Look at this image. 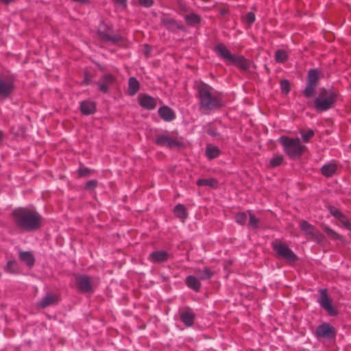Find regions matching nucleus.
<instances>
[{
    "label": "nucleus",
    "mask_w": 351,
    "mask_h": 351,
    "mask_svg": "<svg viewBox=\"0 0 351 351\" xmlns=\"http://www.w3.org/2000/svg\"><path fill=\"white\" fill-rule=\"evenodd\" d=\"M91 81H92V75H90L88 72H85L83 83L84 84H90Z\"/></svg>",
    "instance_id": "09e8293b"
},
{
    "label": "nucleus",
    "mask_w": 351,
    "mask_h": 351,
    "mask_svg": "<svg viewBox=\"0 0 351 351\" xmlns=\"http://www.w3.org/2000/svg\"><path fill=\"white\" fill-rule=\"evenodd\" d=\"M215 51L228 64L234 65L241 71H246L250 69V61L243 56L232 54L227 47L222 43L215 47Z\"/></svg>",
    "instance_id": "7ed1b4c3"
},
{
    "label": "nucleus",
    "mask_w": 351,
    "mask_h": 351,
    "mask_svg": "<svg viewBox=\"0 0 351 351\" xmlns=\"http://www.w3.org/2000/svg\"><path fill=\"white\" fill-rule=\"evenodd\" d=\"M337 170V166L335 164L324 165L321 168V173L325 177L329 178L332 176Z\"/></svg>",
    "instance_id": "bb28decb"
},
{
    "label": "nucleus",
    "mask_w": 351,
    "mask_h": 351,
    "mask_svg": "<svg viewBox=\"0 0 351 351\" xmlns=\"http://www.w3.org/2000/svg\"><path fill=\"white\" fill-rule=\"evenodd\" d=\"M283 160H284V158H283L282 156H281V155L276 156L275 157L272 158L270 160V162H269L270 167L274 168V167L280 166L282 163Z\"/></svg>",
    "instance_id": "4c0bfd02"
},
{
    "label": "nucleus",
    "mask_w": 351,
    "mask_h": 351,
    "mask_svg": "<svg viewBox=\"0 0 351 351\" xmlns=\"http://www.w3.org/2000/svg\"><path fill=\"white\" fill-rule=\"evenodd\" d=\"M195 315L190 310H187L180 313V320L186 326H191L195 321Z\"/></svg>",
    "instance_id": "412c9836"
},
{
    "label": "nucleus",
    "mask_w": 351,
    "mask_h": 351,
    "mask_svg": "<svg viewBox=\"0 0 351 351\" xmlns=\"http://www.w3.org/2000/svg\"><path fill=\"white\" fill-rule=\"evenodd\" d=\"M324 239H325L324 235L322 233H321L319 231H318L317 230L315 232L314 234L311 238V239L314 240L315 241H316L318 243H321L322 242H323Z\"/></svg>",
    "instance_id": "37998d69"
},
{
    "label": "nucleus",
    "mask_w": 351,
    "mask_h": 351,
    "mask_svg": "<svg viewBox=\"0 0 351 351\" xmlns=\"http://www.w3.org/2000/svg\"><path fill=\"white\" fill-rule=\"evenodd\" d=\"M279 141L284 146L285 153L291 158L301 157L306 149V146L301 144L299 138L281 136Z\"/></svg>",
    "instance_id": "39448f33"
},
{
    "label": "nucleus",
    "mask_w": 351,
    "mask_h": 351,
    "mask_svg": "<svg viewBox=\"0 0 351 351\" xmlns=\"http://www.w3.org/2000/svg\"><path fill=\"white\" fill-rule=\"evenodd\" d=\"M14 224L23 231L38 230L42 225V217L35 210L27 208H19L12 213Z\"/></svg>",
    "instance_id": "f257e3e1"
},
{
    "label": "nucleus",
    "mask_w": 351,
    "mask_h": 351,
    "mask_svg": "<svg viewBox=\"0 0 351 351\" xmlns=\"http://www.w3.org/2000/svg\"><path fill=\"white\" fill-rule=\"evenodd\" d=\"M316 86L306 84V88L303 91L304 95L307 98L313 97L315 94Z\"/></svg>",
    "instance_id": "c9c22d12"
},
{
    "label": "nucleus",
    "mask_w": 351,
    "mask_h": 351,
    "mask_svg": "<svg viewBox=\"0 0 351 351\" xmlns=\"http://www.w3.org/2000/svg\"><path fill=\"white\" fill-rule=\"evenodd\" d=\"M235 220L236 221L243 226L245 224L247 221V215L244 212H239L235 215Z\"/></svg>",
    "instance_id": "ea45409f"
},
{
    "label": "nucleus",
    "mask_w": 351,
    "mask_h": 351,
    "mask_svg": "<svg viewBox=\"0 0 351 351\" xmlns=\"http://www.w3.org/2000/svg\"><path fill=\"white\" fill-rule=\"evenodd\" d=\"M116 82L117 78L112 74H104L101 77L97 83L98 86V90L102 93H108L110 88L114 86Z\"/></svg>",
    "instance_id": "1a4fd4ad"
},
{
    "label": "nucleus",
    "mask_w": 351,
    "mask_h": 351,
    "mask_svg": "<svg viewBox=\"0 0 351 351\" xmlns=\"http://www.w3.org/2000/svg\"><path fill=\"white\" fill-rule=\"evenodd\" d=\"M179 8H180V10L181 12H188V8H187V7L185 5L180 4L179 5Z\"/></svg>",
    "instance_id": "864d4df0"
},
{
    "label": "nucleus",
    "mask_w": 351,
    "mask_h": 351,
    "mask_svg": "<svg viewBox=\"0 0 351 351\" xmlns=\"http://www.w3.org/2000/svg\"><path fill=\"white\" fill-rule=\"evenodd\" d=\"M205 153L209 160H213L220 155L221 151L217 146L209 144L206 147Z\"/></svg>",
    "instance_id": "b1692460"
},
{
    "label": "nucleus",
    "mask_w": 351,
    "mask_h": 351,
    "mask_svg": "<svg viewBox=\"0 0 351 351\" xmlns=\"http://www.w3.org/2000/svg\"><path fill=\"white\" fill-rule=\"evenodd\" d=\"M169 254L165 250L154 251L149 256V260L153 263H160L167 261Z\"/></svg>",
    "instance_id": "2eb2a0df"
},
{
    "label": "nucleus",
    "mask_w": 351,
    "mask_h": 351,
    "mask_svg": "<svg viewBox=\"0 0 351 351\" xmlns=\"http://www.w3.org/2000/svg\"><path fill=\"white\" fill-rule=\"evenodd\" d=\"M162 24L169 30L175 31L176 29H181L177 21L169 16L167 14H164L161 17Z\"/></svg>",
    "instance_id": "f3484780"
},
{
    "label": "nucleus",
    "mask_w": 351,
    "mask_h": 351,
    "mask_svg": "<svg viewBox=\"0 0 351 351\" xmlns=\"http://www.w3.org/2000/svg\"><path fill=\"white\" fill-rule=\"evenodd\" d=\"M320 297L318 302L320 306L328 313L330 316H336L338 314L337 310L332 305V301L329 298L327 293V289H323L319 290Z\"/></svg>",
    "instance_id": "0eeeda50"
},
{
    "label": "nucleus",
    "mask_w": 351,
    "mask_h": 351,
    "mask_svg": "<svg viewBox=\"0 0 351 351\" xmlns=\"http://www.w3.org/2000/svg\"><path fill=\"white\" fill-rule=\"evenodd\" d=\"M75 284L80 293H86L93 291L92 278L89 276H76Z\"/></svg>",
    "instance_id": "6e6552de"
},
{
    "label": "nucleus",
    "mask_w": 351,
    "mask_h": 351,
    "mask_svg": "<svg viewBox=\"0 0 351 351\" xmlns=\"http://www.w3.org/2000/svg\"><path fill=\"white\" fill-rule=\"evenodd\" d=\"M196 184L199 186H210L216 189L218 187L219 182L215 178L199 179Z\"/></svg>",
    "instance_id": "c85d7f7f"
},
{
    "label": "nucleus",
    "mask_w": 351,
    "mask_h": 351,
    "mask_svg": "<svg viewBox=\"0 0 351 351\" xmlns=\"http://www.w3.org/2000/svg\"><path fill=\"white\" fill-rule=\"evenodd\" d=\"M60 298L57 294L53 293H48L45 296L38 302V306L45 308L49 306L56 304Z\"/></svg>",
    "instance_id": "4468645a"
},
{
    "label": "nucleus",
    "mask_w": 351,
    "mask_h": 351,
    "mask_svg": "<svg viewBox=\"0 0 351 351\" xmlns=\"http://www.w3.org/2000/svg\"><path fill=\"white\" fill-rule=\"evenodd\" d=\"M339 96V91L334 88L320 89L318 97L315 99L314 106L317 111H326L335 106Z\"/></svg>",
    "instance_id": "20e7f679"
},
{
    "label": "nucleus",
    "mask_w": 351,
    "mask_h": 351,
    "mask_svg": "<svg viewBox=\"0 0 351 351\" xmlns=\"http://www.w3.org/2000/svg\"><path fill=\"white\" fill-rule=\"evenodd\" d=\"M14 78L13 76L5 77L0 80V95L8 97L14 90Z\"/></svg>",
    "instance_id": "9b49d317"
},
{
    "label": "nucleus",
    "mask_w": 351,
    "mask_h": 351,
    "mask_svg": "<svg viewBox=\"0 0 351 351\" xmlns=\"http://www.w3.org/2000/svg\"><path fill=\"white\" fill-rule=\"evenodd\" d=\"M324 231L326 233V234L332 239L333 240H341V237L335 231H334L332 229L325 227L324 228Z\"/></svg>",
    "instance_id": "58836bf2"
},
{
    "label": "nucleus",
    "mask_w": 351,
    "mask_h": 351,
    "mask_svg": "<svg viewBox=\"0 0 351 351\" xmlns=\"http://www.w3.org/2000/svg\"><path fill=\"white\" fill-rule=\"evenodd\" d=\"M219 16H223L229 13V9L226 5L219 6L217 8Z\"/></svg>",
    "instance_id": "a18cd8bd"
},
{
    "label": "nucleus",
    "mask_w": 351,
    "mask_h": 351,
    "mask_svg": "<svg viewBox=\"0 0 351 351\" xmlns=\"http://www.w3.org/2000/svg\"><path fill=\"white\" fill-rule=\"evenodd\" d=\"M5 271L9 273L15 274L19 271L18 264L16 261H9L5 267Z\"/></svg>",
    "instance_id": "f704fd0d"
},
{
    "label": "nucleus",
    "mask_w": 351,
    "mask_h": 351,
    "mask_svg": "<svg viewBox=\"0 0 351 351\" xmlns=\"http://www.w3.org/2000/svg\"><path fill=\"white\" fill-rule=\"evenodd\" d=\"M114 2L117 4H119L120 5L123 7H126L127 5V0H114Z\"/></svg>",
    "instance_id": "3c124183"
},
{
    "label": "nucleus",
    "mask_w": 351,
    "mask_h": 351,
    "mask_svg": "<svg viewBox=\"0 0 351 351\" xmlns=\"http://www.w3.org/2000/svg\"><path fill=\"white\" fill-rule=\"evenodd\" d=\"M315 335L317 337L330 339L335 337L336 332L334 327L328 323H324L317 326Z\"/></svg>",
    "instance_id": "f8f14e48"
},
{
    "label": "nucleus",
    "mask_w": 351,
    "mask_h": 351,
    "mask_svg": "<svg viewBox=\"0 0 351 351\" xmlns=\"http://www.w3.org/2000/svg\"><path fill=\"white\" fill-rule=\"evenodd\" d=\"M13 0H1V2L5 3V4H8L10 3H11Z\"/></svg>",
    "instance_id": "5fc2aeb1"
},
{
    "label": "nucleus",
    "mask_w": 351,
    "mask_h": 351,
    "mask_svg": "<svg viewBox=\"0 0 351 351\" xmlns=\"http://www.w3.org/2000/svg\"><path fill=\"white\" fill-rule=\"evenodd\" d=\"M196 88L201 108L206 110H213L221 106V99L217 95L212 94L213 88L210 86L200 82Z\"/></svg>",
    "instance_id": "f03ea898"
},
{
    "label": "nucleus",
    "mask_w": 351,
    "mask_h": 351,
    "mask_svg": "<svg viewBox=\"0 0 351 351\" xmlns=\"http://www.w3.org/2000/svg\"><path fill=\"white\" fill-rule=\"evenodd\" d=\"M90 173H91V170L86 167L80 168L78 169V175L80 177L86 176L89 175Z\"/></svg>",
    "instance_id": "49530a36"
},
{
    "label": "nucleus",
    "mask_w": 351,
    "mask_h": 351,
    "mask_svg": "<svg viewBox=\"0 0 351 351\" xmlns=\"http://www.w3.org/2000/svg\"><path fill=\"white\" fill-rule=\"evenodd\" d=\"M247 213H249L250 217L248 226L253 229H257L258 228L259 219L256 218L251 211L248 210Z\"/></svg>",
    "instance_id": "e433bc0d"
},
{
    "label": "nucleus",
    "mask_w": 351,
    "mask_h": 351,
    "mask_svg": "<svg viewBox=\"0 0 351 351\" xmlns=\"http://www.w3.org/2000/svg\"><path fill=\"white\" fill-rule=\"evenodd\" d=\"M280 88L282 93L285 95H287L291 90L289 82L287 80H281Z\"/></svg>",
    "instance_id": "a19ab883"
},
{
    "label": "nucleus",
    "mask_w": 351,
    "mask_h": 351,
    "mask_svg": "<svg viewBox=\"0 0 351 351\" xmlns=\"http://www.w3.org/2000/svg\"><path fill=\"white\" fill-rule=\"evenodd\" d=\"M139 4L145 8H149L154 4V0H138Z\"/></svg>",
    "instance_id": "de8ad7c7"
},
{
    "label": "nucleus",
    "mask_w": 351,
    "mask_h": 351,
    "mask_svg": "<svg viewBox=\"0 0 351 351\" xmlns=\"http://www.w3.org/2000/svg\"><path fill=\"white\" fill-rule=\"evenodd\" d=\"M155 143L160 146H167L169 148H180L184 147L182 141L167 135L157 136L155 139Z\"/></svg>",
    "instance_id": "9d476101"
},
{
    "label": "nucleus",
    "mask_w": 351,
    "mask_h": 351,
    "mask_svg": "<svg viewBox=\"0 0 351 351\" xmlns=\"http://www.w3.org/2000/svg\"><path fill=\"white\" fill-rule=\"evenodd\" d=\"M80 110L84 115L93 114L96 111V104L93 101H83L80 104Z\"/></svg>",
    "instance_id": "a211bd4d"
},
{
    "label": "nucleus",
    "mask_w": 351,
    "mask_h": 351,
    "mask_svg": "<svg viewBox=\"0 0 351 351\" xmlns=\"http://www.w3.org/2000/svg\"><path fill=\"white\" fill-rule=\"evenodd\" d=\"M271 246L276 253V256L285 260L287 263L293 264L298 261L297 255L282 241L279 239L275 240L271 243Z\"/></svg>",
    "instance_id": "423d86ee"
},
{
    "label": "nucleus",
    "mask_w": 351,
    "mask_h": 351,
    "mask_svg": "<svg viewBox=\"0 0 351 351\" xmlns=\"http://www.w3.org/2000/svg\"><path fill=\"white\" fill-rule=\"evenodd\" d=\"M184 20L188 25L194 26L201 23L202 18L199 15L194 12H192L189 14H186L184 16Z\"/></svg>",
    "instance_id": "a878e982"
},
{
    "label": "nucleus",
    "mask_w": 351,
    "mask_h": 351,
    "mask_svg": "<svg viewBox=\"0 0 351 351\" xmlns=\"http://www.w3.org/2000/svg\"><path fill=\"white\" fill-rule=\"evenodd\" d=\"M158 112L160 118L165 121H171L176 117L174 112L167 106L160 107Z\"/></svg>",
    "instance_id": "6ab92c4d"
},
{
    "label": "nucleus",
    "mask_w": 351,
    "mask_h": 351,
    "mask_svg": "<svg viewBox=\"0 0 351 351\" xmlns=\"http://www.w3.org/2000/svg\"><path fill=\"white\" fill-rule=\"evenodd\" d=\"M143 48H144V53H145V56L147 58L149 57V56L152 51V47L147 44H145V45H144Z\"/></svg>",
    "instance_id": "8fccbe9b"
},
{
    "label": "nucleus",
    "mask_w": 351,
    "mask_h": 351,
    "mask_svg": "<svg viewBox=\"0 0 351 351\" xmlns=\"http://www.w3.org/2000/svg\"><path fill=\"white\" fill-rule=\"evenodd\" d=\"M207 133L213 136H216L218 134L216 130L213 129H208Z\"/></svg>",
    "instance_id": "603ef678"
},
{
    "label": "nucleus",
    "mask_w": 351,
    "mask_h": 351,
    "mask_svg": "<svg viewBox=\"0 0 351 351\" xmlns=\"http://www.w3.org/2000/svg\"><path fill=\"white\" fill-rule=\"evenodd\" d=\"M185 283L190 289L194 290L196 292H199L201 289V282L199 280L193 276H189L185 280Z\"/></svg>",
    "instance_id": "4be33fe9"
},
{
    "label": "nucleus",
    "mask_w": 351,
    "mask_h": 351,
    "mask_svg": "<svg viewBox=\"0 0 351 351\" xmlns=\"http://www.w3.org/2000/svg\"><path fill=\"white\" fill-rule=\"evenodd\" d=\"M288 59V56L285 50L279 49L275 53V60L278 63H284Z\"/></svg>",
    "instance_id": "473e14b6"
},
{
    "label": "nucleus",
    "mask_w": 351,
    "mask_h": 351,
    "mask_svg": "<svg viewBox=\"0 0 351 351\" xmlns=\"http://www.w3.org/2000/svg\"><path fill=\"white\" fill-rule=\"evenodd\" d=\"M300 229L306 234L308 239H311L315 232L317 230V229L313 225L310 224L306 221H302L300 223Z\"/></svg>",
    "instance_id": "cd10ccee"
},
{
    "label": "nucleus",
    "mask_w": 351,
    "mask_h": 351,
    "mask_svg": "<svg viewBox=\"0 0 351 351\" xmlns=\"http://www.w3.org/2000/svg\"><path fill=\"white\" fill-rule=\"evenodd\" d=\"M300 134L302 136V141L304 143H308L311 138H312L315 135L314 131L311 129H309L306 131L304 130H301Z\"/></svg>",
    "instance_id": "72a5a7b5"
},
{
    "label": "nucleus",
    "mask_w": 351,
    "mask_h": 351,
    "mask_svg": "<svg viewBox=\"0 0 351 351\" xmlns=\"http://www.w3.org/2000/svg\"><path fill=\"white\" fill-rule=\"evenodd\" d=\"M255 14L253 12H248L245 16V21L249 24L252 25L255 21Z\"/></svg>",
    "instance_id": "c03bdc74"
},
{
    "label": "nucleus",
    "mask_w": 351,
    "mask_h": 351,
    "mask_svg": "<svg viewBox=\"0 0 351 351\" xmlns=\"http://www.w3.org/2000/svg\"><path fill=\"white\" fill-rule=\"evenodd\" d=\"M174 214L175 215L182 219L184 220L187 217V213L186 208L182 204H178L174 208Z\"/></svg>",
    "instance_id": "2f4dec72"
},
{
    "label": "nucleus",
    "mask_w": 351,
    "mask_h": 351,
    "mask_svg": "<svg viewBox=\"0 0 351 351\" xmlns=\"http://www.w3.org/2000/svg\"><path fill=\"white\" fill-rule=\"evenodd\" d=\"M140 106L147 110H153L156 106V100L154 97L143 95L139 97Z\"/></svg>",
    "instance_id": "dca6fc26"
},
{
    "label": "nucleus",
    "mask_w": 351,
    "mask_h": 351,
    "mask_svg": "<svg viewBox=\"0 0 351 351\" xmlns=\"http://www.w3.org/2000/svg\"><path fill=\"white\" fill-rule=\"evenodd\" d=\"M98 185V182L96 180H88L85 186L84 189L86 191H93Z\"/></svg>",
    "instance_id": "79ce46f5"
},
{
    "label": "nucleus",
    "mask_w": 351,
    "mask_h": 351,
    "mask_svg": "<svg viewBox=\"0 0 351 351\" xmlns=\"http://www.w3.org/2000/svg\"><path fill=\"white\" fill-rule=\"evenodd\" d=\"M195 273L200 280H208L213 276V272L209 267H204L203 269H197Z\"/></svg>",
    "instance_id": "7c9ffc66"
},
{
    "label": "nucleus",
    "mask_w": 351,
    "mask_h": 351,
    "mask_svg": "<svg viewBox=\"0 0 351 351\" xmlns=\"http://www.w3.org/2000/svg\"><path fill=\"white\" fill-rule=\"evenodd\" d=\"M98 35L101 40H103L104 41L111 42L113 44H118L121 42H123V38L119 34L110 36L107 33L99 31Z\"/></svg>",
    "instance_id": "aec40b11"
},
{
    "label": "nucleus",
    "mask_w": 351,
    "mask_h": 351,
    "mask_svg": "<svg viewBox=\"0 0 351 351\" xmlns=\"http://www.w3.org/2000/svg\"><path fill=\"white\" fill-rule=\"evenodd\" d=\"M328 210L330 214L337 219L347 230H351V223L342 212L333 206H329Z\"/></svg>",
    "instance_id": "ddd939ff"
},
{
    "label": "nucleus",
    "mask_w": 351,
    "mask_h": 351,
    "mask_svg": "<svg viewBox=\"0 0 351 351\" xmlns=\"http://www.w3.org/2000/svg\"><path fill=\"white\" fill-rule=\"evenodd\" d=\"M140 89V84L134 77H131L128 81V93L129 95L133 96L136 95Z\"/></svg>",
    "instance_id": "5701e85b"
},
{
    "label": "nucleus",
    "mask_w": 351,
    "mask_h": 351,
    "mask_svg": "<svg viewBox=\"0 0 351 351\" xmlns=\"http://www.w3.org/2000/svg\"><path fill=\"white\" fill-rule=\"evenodd\" d=\"M3 137V132H2L1 131H0V141H2Z\"/></svg>",
    "instance_id": "6e6d98bb"
},
{
    "label": "nucleus",
    "mask_w": 351,
    "mask_h": 351,
    "mask_svg": "<svg viewBox=\"0 0 351 351\" xmlns=\"http://www.w3.org/2000/svg\"><path fill=\"white\" fill-rule=\"evenodd\" d=\"M319 80V77L317 70L314 69H311L308 73L306 84L317 86Z\"/></svg>",
    "instance_id": "c756f323"
},
{
    "label": "nucleus",
    "mask_w": 351,
    "mask_h": 351,
    "mask_svg": "<svg viewBox=\"0 0 351 351\" xmlns=\"http://www.w3.org/2000/svg\"><path fill=\"white\" fill-rule=\"evenodd\" d=\"M19 258L24 262L28 267H32L34 265L35 259L30 252H21Z\"/></svg>",
    "instance_id": "393cba45"
}]
</instances>
